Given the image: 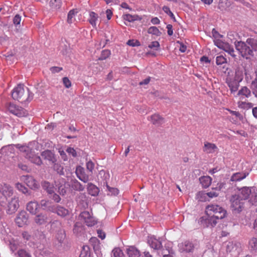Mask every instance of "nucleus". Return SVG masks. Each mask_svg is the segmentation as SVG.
<instances>
[{
    "label": "nucleus",
    "instance_id": "nucleus-1",
    "mask_svg": "<svg viewBox=\"0 0 257 257\" xmlns=\"http://www.w3.org/2000/svg\"><path fill=\"white\" fill-rule=\"evenodd\" d=\"M35 143H30L28 146H22L20 148V151L24 154L27 159L33 164L40 166L42 164V161L41 158L38 156H36L33 147Z\"/></svg>",
    "mask_w": 257,
    "mask_h": 257
},
{
    "label": "nucleus",
    "instance_id": "nucleus-2",
    "mask_svg": "<svg viewBox=\"0 0 257 257\" xmlns=\"http://www.w3.org/2000/svg\"><path fill=\"white\" fill-rule=\"evenodd\" d=\"M11 95L14 99L23 102L29 98V90L24 88L23 85H18L14 88Z\"/></svg>",
    "mask_w": 257,
    "mask_h": 257
},
{
    "label": "nucleus",
    "instance_id": "nucleus-3",
    "mask_svg": "<svg viewBox=\"0 0 257 257\" xmlns=\"http://www.w3.org/2000/svg\"><path fill=\"white\" fill-rule=\"evenodd\" d=\"M1 206L6 210L7 213L12 214L16 212L20 207V200L16 196H14L11 198L7 199L5 203H0Z\"/></svg>",
    "mask_w": 257,
    "mask_h": 257
},
{
    "label": "nucleus",
    "instance_id": "nucleus-4",
    "mask_svg": "<svg viewBox=\"0 0 257 257\" xmlns=\"http://www.w3.org/2000/svg\"><path fill=\"white\" fill-rule=\"evenodd\" d=\"M207 216H214L217 218H223L226 216V211L222 207L216 204H210L206 207Z\"/></svg>",
    "mask_w": 257,
    "mask_h": 257
},
{
    "label": "nucleus",
    "instance_id": "nucleus-5",
    "mask_svg": "<svg viewBox=\"0 0 257 257\" xmlns=\"http://www.w3.org/2000/svg\"><path fill=\"white\" fill-rule=\"evenodd\" d=\"M13 188L6 184L0 185V203L4 204L7 199L13 195Z\"/></svg>",
    "mask_w": 257,
    "mask_h": 257
},
{
    "label": "nucleus",
    "instance_id": "nucleus-6",
    "mask_svg": "<svg viewBox=\"0 0 257 257\" xmlns=\"http://www.w3.org/2000/svg\"><path fill=\"white\" fill-rule=\"evenodd\" d=\"M247 44L242 41L235 43V48L241 54L242 57L247 59L248 57L253 55L252 49L247 45Z\"/></svg>",
    "mask_w": 257,
    "mask_h": 257
},
{
    "label": "nucleus",
    "instance_id": "nucleus-7",
    "mask_svg": "<svg viewBox=\"0 0 257 257\" xmlns=\"http://www.w3.org/2000/svg\"><path fill=\"white\" fill-rule=\"evenodd\" d=\"M242 200H246L251 195L250 201L251 203L253 204L257 202V195L251 193V188L247 187L241 188L240 194L237 195Z\"/></svg>",
    "mask_w": 257,
    "mask_h": 257
},
{
    "label": "nucleus",
    "instance_id": "nucleus-8",
    "mask_svg": "<svg viewBox=\"0 0 257 257\" xmlns=\"http://www.w3.org/2000/svg\"><path fill=\"white\" fill-rule=\"evenodd\" d=\"M241 81L235 79L233 77L232 73H230L229 75H226L225 82L229 88L231 93L235 92L237 91L239 87V82Z\"/></svg>",
    "mask_w": 257,
    "mask_h": 257
},
{
    "label": "nucleus",
    "instance_id": "nucleus-9",
    "mask_svg": "<svg viewBox=\"0 0 257 257\" xmlns=\"http://www.w3.org/2000/svg\"><path fill=\"white\" fill-rule=\"evenodd\" d=\"M214 44H215L216 46L218 48L221 49L223 51H225L232 57L235 56L233 48L232 46L229 45V44L223 42L221 40H216L214 41Z\"/></svg>",
    "mask_w": 257,
    "mask_h": 257
},
{
    "label": "nucleus",
    "instance_id": "nucleus-10",
    "mask_svg": "<svg viewBox=\"0 0 257 257\" xmlns=\"http://www.w3.org/2000/svg\"><path fill=\"white\" fill-rule=\"evenodd\" d=\"M29 216L25 211L19 212L17 214L15 222L19 227H23L27 224Z\"/></svg>",
    "mask_w": 257,
    "mask_h": 257
},
{
    "label": "nucleus",
    "instance_id": "nucleus-11",
    "mask_svg": "<svg viewBox=\"0 0 257 257\" xmlns=\"http://www.w3.org/2000/svg\"><path fill=\"white\" fill-rule=\"evenodd\" d=\"M242 199L240 198L238 195H235L232 196L231 199V208L233 211L240 212L243 207Z\"/></svg>",
    "mask_w": 257,
    "mask_h": 257
},
{
    "label": "nucleus",
    "instance_id": "nucleus-12",
    "mask_svg": "<svg viewBox=\"0 0 257 257\" xmlns=\"http://www.w3.org/2000/svg\"><path fill=\"white\" fill-rule=\"evenodd\" d=\"M21 180L24 181L27 186L32 189L35 190L39 187L38 182L33 176L29 175L23 176L21 177Z\"/></svg>",
    "mask_w": 257,
    "mask_h": 257
},
{
    "label": "nucleus",
    "instance_id": "nucleus-13",
    "mask_svg": "<svg viewBox=\"0 0 257 257\" xmlns=\"http://www.w3.org/2000/svg\"><path fill=\"white\" fill-rule=\"evenodd\" d=\"M48 211L55 213L57 214L58 216L63 217L68 215L69 214V211L67 209L59 205L49 207Z\"/></svg>",
    "mask_w": 257,
    "mask_h": 257
},
{
    "label": "nucleus",
    "instance_id": "nucleus-14",
    "mask_svg": "<svg viewBox=\"0 0 257 257\" xmlns=\"http://www.w3.org/2000/svg\"><path fill=\"white\" fill-rule=\"evenodd\" d=\"M39 204L36 201H30L26 204V210L30 214L36 215L39 212Z\"/></svg>",
    "mask_w": 257,
    "mask_h": 257
},
{
    "label": "nucleus",
    "instance_id": "nucleus-15",
    "mask_svg": "<svg viewBox=\"0 0 257 257\" xmlns=\"http://www.w3.org/2000/svg\"><path fill=\"white\" fill-rule=\"evenodd\" d=\"M178 247L180 251L181 252H190L193 249V245L192 242L188 240L179 243Z\"/></svg>",
    "mask_w": 257,
    "mask_h": 257
},
{
    "label": "nucleus",
    "instance_id": "nucleus-16",
    "mask_svg": "<svg viewBox=\"0 0 257 257\" xmlns=\"http://www.w3.org/2000/svg\"><path fill=\"white\" fill-rule=\"evenodd\" d=\"M203 150L206 154H213L217 150V147L215 144L206 142L204 143Z\"/></svg>",
    "mask_w": 257,
    "mask_h": 257
},
{
    "label": "nucleus",
    "instance_id": "nucleus-17",
    "mask_svg": "<svg viewBox=\"0 0 257 257\" xmlns=\"http://www.w3.org/2000/svg\"><path fill=\"white\" fill-rule=\"evenodd\" d=\"M150 120L153 124L157 125H160L165 122L163 117L158 113H154L151 115Z\"/></svg>",
    "mask_w": 257,
    "mask_h": 257
},
{
    "label": "nucleus",
    "instance_id": "nucleus-18",
    "mask_svg": "<svg viewBox=\"0 0 257 257\" xmlns=\"http://www.w3.org/2000/svg\"><path fill=\"white\" fill-rule=\"evenodd\" d=\"M49 217L46 213H40L35 216V223L39 224H45L48 222Z\"/></svg>",
    "mask_w": 257,
    "mask_h": 257
},
{
    "label": "nucleus",
    "instance_id": "nucleus-19",
    "mask_svg": "<svg viewBox=\"0 0 257 257\" xmlns=\"http://www.w3.org/2000/svg\"><path fill=\"white\" fill-rule=\"evenodd\" d=\"M248 175V173L244 172L235 173L232 174L230 180L232 182L240 181L246 178Z\"/></svg>",
    "mask_w": 257,
    "mask_h": 257
},
{
    "label": "nucleus",
    "instance_id": "nucleus-20",
    "mask_svg": "<svg viewBox=\"0 0 257 257\" xmlns=\"http://www.w3.org/2000/svg\"><path fill=\"white\" fill-rule=\"evenodd\" d=\"M76 174L79 180L85 183L88 182L89 180V177L88 175L85 174V172H84L82 168L80 166L77 167L76 169Z\"/></svg>",
    "mask_w": 257,
    "mask_h": 257
},
{
    "label": "nucleus",
    "instance_id": "nucleus-21",
    "mask_svg": "<svg viewBox=\"0 0 257 257\" xmlns=\"http://www.w3.org/2000/svg\"><path fill=\"white\" fill-rule=\"evenodd\" d=\"M148 242L151 248L156 250L160 249L163 247L161 241L154 237H151L150 240H148Z\"/></svg>",
    "mask_w": 257,
    "mask_h": 257
},
{
    "label": "nucleus",
    "instance_id": "nucleus-22",
    "mask_svg": "<svg viewBox=\"0 0 257 257\" xmlns=\"http://www.w3.org/2000/svg\"><path fill=\"white\" fill-rule=\"evenodd\" d=\"M227 70V75H229L231 73H232L233 77H234L235 79H237L238 80L241 81L243 78V72L242 71L237 69L235 70V73H234L231 70Z\"/></svg>",
    "mask_w": 257,
    "mask_h": 257
},
{
    "label": "nucleus",
    "instance_id": "nucleus-23",
    "mask_svg": "<svg viewBox=\"0 0 257 257\" xmlns=\"http://www.w3.org/2000/svg\"><path fill=\"white\" fill-rule=\"evenodd\" d=\"M98 15L94 12H91L89 14L88 22L93 28H95L98 21Z\"/></svg>",
    "mask_w": 257,
    "mask_h": 257
},
{
    "label": "nucleus",
    "instance_id": "nucleus-24",
    "mask_svg": "<svg viewBox=\"0 0 257 257\" xmlns=\"http://www.w3.org/2000/svg\"><path fill=\"white\" fill-rule=\"evenodd\" d=\"M41 156L44 159H47L48 161L52 162V163L56 162V159L55 158L54 155L50 151L46 150L44 152H42L41 153Z\"/></svg>",
    "mask_w": 257,
    "mask_h": 257
},
{
    "label": "nucleus",
    "instance_id": "nucleus-25",
    "mask_svg": "<svg viewBox=\"0 0 257 257\" xmlns=\"http://www.w3.org/2000/svg\"><path fill=\"white\" fill-rule=\"evenodd\" d=\"M122 19L128 22H133L135 21H140L142 20V18L139 16L137 15H132L131 14H123L122 15Z\"/></svg>",
    "mask_w": 257,
    "mask_h": 257
},
{
    "label": "nucleus",
    "instance_id": "nucleus-26",
    "mask_svg": "<svg viewBox=\"0 0 257 257\" xmlns=\"http://www.w3.org/2000/svg\"><path fill=\"white\" fill-rule=\"evenodd\" d=\"M126 253L129 257H140V253L139 250L134 246H130L126 250Z\"/></svg>",
    "mask_w": 257,
    "mask_h": 257
},
{
    "label": "nucleus",
    "instance_id": "nucleus-27",
    "mask_svg": "<svg viewBox=\"0 0 257 257\" xmlns=\"http://www.w3.org/2000/svg\"><path fill=\"white\" fill-rule=\"evenodd\" d=\"M42 186L43 189L47 191L49 194H52L55 193L54 187L50 182H44L42 183Z\"/></svg>",
    "mask_w": 257,
    "mask_h": 257
},
{
    "label": "nucleus",
    "instance_id": "nucleus-28",
    "mask_svg": "<svg viewBox=\"0 0 257 257\" xmlns=\"http://www.w3.org/2000/svg\"><path fill=\"white\" fill-rule=\"evenodd\" d=\"M211 178L209 176H203L200 178V183L204 188H208L211 184Z\"/></svg>",
    "mask_w": 257,
    "mask_h": 257
},
{
    "label": "nucleus",
    "instance_id": "nucleus-29",
    "mask_svg": "<svg viewBox=\"0 0 257 257\" xmlns=\"http://www.w3.org/2000/svg\"><path fill=\"white\" fill-rule=\"evenodd\" d=\"M87 190L89 194L94 196L97 195L99 192L98 187L91 183L88 184Z\"/></svg>",
    "mask_w": 257,
    "mask_h": 257
},
{
    "label": "nucleus",
    "instance_id": "nucleus-30",
    "mask_svg": "<svg viewBox=\"0 0 257 257\" xmlns=\"http://www.w3.org/2000/svg\"><path fill=\"white\" fill-rule=\"evenodd\" d=\"M70 187L73 188L74 190L80 191L84 190V187L77 180H72L70 184Z\"/></svg>",
    "mask_w": 257,
    "mask_h": 257
},
{
    "label": "nucleus",
    "instance_id": "nucleus-31",
    "mask_svg": "<svg viewBox=\"0 0 257 257\" xmlns=\"http://www.w3.org/2000/svg\"><path fill=\"white\" fill-rule=\"evenodd\" d=\"M16 188L17 189L19 190V191L22 193L26 195H30V193L29 191V190L22 183L18 182L16 184Z\"/></svg>",
    "mask_w": 257,
    "mask_h": 257
},
{
    "label": "nucleus",
    "instance_id": "nucleus-32",
    "mask_svg": "<svg viewBox=\"0 0 257 257\" xmlns=\"http://www.w3.org/2000/svg\"><path fill=\"white\" fill-rule=\"evenodd\" d=\"M246 44L248 46H250L252 50L257 52V40L254 38H247Z\"/></svg>",
    "mask_w": 257,
    "mask_h": 257
},
{
    "label": "nucleus",
    "instance_id": "nucleus-33",
    "mask_svg": "<svg viewBox=\"0 0 257 257\" xmlns=\"http://www.w3.org/2000/svg\"><path fill=\"white\" fill-rule=\"evenodd\" d=\"M237 95L248 98L251 95V91L247 87H243L238 91Z\"/></svg>",
    "mask_w": 257,
    "mask_h": 257
},
{
    "label": "nucleus",
    "instance_id": "nucleus-34",
    "mask_svg": "<svg viewBox=\"0 0 257 257\" xmlns=\"http://www.w3.org/2000/svg\"><path fill=\"white\" fill-rule=\"evenodd\" d=\"M223 218H217L214 217V216H207V226H211L213 227L217 224V220L219 219H222Z\"/></svg>",
    "mask_w": 257,
    "mask_h": 257
},
{
    "label": "nucleus",
    "instance_id": "nucleus-35",
    "mask_svg": "<svg viewBox=\"0 0 257 257\" xmlns=\"http://www.w3.org/2000/svg\"><path fill=\"white\" fill-rule=\"evenodd\" d=\"M91 252L88 245H83L81 251L79 255V257H90Z\"/></svg>",
    "mask_w": 257,
    "mask_h": 257
},
{
    "label": "nucleus",
    "instance_id": "nucleus-36",
    "mask_svg": "<svg viewBox=\"0 0 257 257\" xmlns=\"http://www.w3.org/2000/svg\"><path fill=\"white\" fill-rule=\"evenodd\" d=\"M76 14V12L74 10H70L68 14H67V22L69 24H71L75 21L74 16Z\"/></svg>",
    "mask_w": 257,
    "mask_h": 257
},
{
    "label": "nucleus",
    "instance_id": "nucleus-37",
    "mask_svg": "<svg viewBox=\"0 0 257 257\" xmlns=\"http://www.w3.org/2000/svg\"><path fill=\"white\" fill-rule=\"evenodd\" d=\"M50 6L52 10H57L59 9L61 6V2L60 0H51L50 2Z\"/></svg>",
    "mask_w": 257,
    "mask_h": 257
},
{
    "label": "nucleus",
    "instance_id": "nucleus-38",
    "mask_svg": "<svg viewBox=\"0 0 257 257\" xmlns=\"http://www.w3.org/2000/svg\"><path fill=\"white\" fill-rule=\"evenodd\" d=\"M148 33L157 36H160L161 35L160 31L158 29L157 27L154 26H152L148 28Z\"/></svg>",
    "mask_w": 257,
    "mask_h": 257
},
{
    "label": "nucleus",
    "instance_id": "nucleus-39",
    "mask_svg": "<svg viewBox=\"0 0 257 257\" xmlns=\"http://www.w3.org/2000/svg\"><path fill=\"white\" fill-rule=\"evenodd\" d=\"M238 106L241 109H250L252 107V104L250 102L239 101Z\"/></svg>",
    "mask_w": 257,
    "mask_h": 257
},
{
    "label": "nucleus",
    "instance_id": "nucleus-40",
    "mask_svg": "<svg viewBox=\"0 0 257 257\" xmlns=\"http://www.w3.org/2000/svg\"><path fill=\"white\" fill-rule=\"evenodd\" d=\"M53 169L56 171L58 174L64 175L63 167L60 164L58 163H53Z\"/></svg>",
    "mask_w": 257,
    "mask_h": 257
},
{
    "label": "nucleus",
    "instance_id": "nucleus-41",
    "mask_svg": "<svg viewBox=\"0 0 257 257\" xmlns=\"http://www.w3.org/2000/svg\"><path fill=\"white\" fill-rule=\"evenodd\" d=\"M110 51L108 49H105L101 51L100 56L98 58V60L101 61L104 60L110 57Z\"/></svg>",
    "mask_w": 257,
    "mask_h": 257
},
{
    "label": "nucleus",
    "instance_id": "nucleus-42",
    "mask_svg": "<svg viewBox=\"0 0 257 257\" xmlns=\"http://www.w3.org/2000/svg\"><path fill=\"white\" fill-rule=\"evenodd\" d=\"M249 247L252 250H257V238L253 237L248 242Z\"/></svg>",
    "mask_w": 257,
    "mask_h": 257
},
{
    "label": "nucleus",
    "instance_id": "nucleus-43",
    "mask_svg": "<svg viewBox=\"0 0 257 257\" xmlns=\"http://www.w3.org/2000/svg\"><path fill=\"white\" fill-rule=\"evenodd\" d=\"M113 257H125L122 250L119 247H115L112 250Z\"/></svg>",
    "mask_w": 257,
    "mask_h": 257
},
{
    "label": "nucleus",
    "instance_id": "nucleus-44",
    "mask_svg": "<svg viewBox=\"0 0 257 257\" xmlns=\"http://www.w3.org/2000/svg\"><path fill=\"white\" fill-rule=\"evenodd\" d=\"M219 190L217 189H213L212 191H211L209 193H206V194L207 196H208L210 198H213L219 195Z\"/></svg>",
    "mask_w": 257,
    "mask_h": 257
},
{
    "label": "nucleus",
    "instance_id": "nucleus-45",
    "mask_svg": "<svg viewBox=\"0 0 257 257\" xmlns=\"http://www.w3.org/2000/svg\"><path fill=\"white\" fill-rule=\"evenodd\" d=\"M226 59L225 58V57L222 55L217 56L216 58V65H222L223 64L226 63Z\"/></svg>",
    "mask_w": 257,
    "mask_h": 257
},
{
    "label": "nucleus",
    "instance_id": "nucleus-46",
    "mask_svg": "<svg viewBox=\"0 0 257 257\" xmlns=\"http://www.w3.org/2000/svg\"><path fill=\"white\" fill-rule=\"evenodd\" d=\"M251 88L252 89V92L255 96L257 97V77L252 81L251 84Z\"/></svg>",
    "mask_w": 257,
    "mask_h": 257
},
{
    "label": "nucleus",
    "instance_id": "nucleus-47",
    "mask_svg": "<svg viewBox=\"0 0 257 257\" xmlns=\"http://www.w3.org/2000/svg\"><path fill=\"white\" fill-rule=\"evenodd\" d=\"M84 221L87 226L90 227L94 226L95 224L97 223V221H96L95 219L93 218V217H91L88 219H86L84 220Z\"/></svg>",
    "mask_w": 257,
    "mask_h": 257
},
{
    "label": "nucleus",
    "instance_id": "nucleus-48",
    "mask_svg": "<svg viewBox=\"0 0 257 257\" xmlns=\"http://www.w3.org/2000/svg\"><path fill=\"white\" fill-rule=\"evenodd\" d=\"M8 109H9L10 111L13 114L16 115H18L19 114L18 109L17 108L16 106L14 104H10L9 107H8Z\"/></svg>",
    "mask_w": 257,
    "mask_h": 257
},
{
    "label": "nucleus",
    "instance_id": "nucleus-49",
    "mask_svg": "<svg viewBox=\"0 0 257 257\" xmlns=\"http://www.w3.org/2000/svg\"><path fill=\"white\" fill-rule=\"evenodd\" d=\"M206 194L205 193L203 192H200L197 193V198L198 201H206Z\"/></svg>",
    "mask_w": 257,
    "mask_h": 257
},
{
    "label": "nucleus",
    "instance_id": "nucleus-50",
    "mask_svg": "<svg viewBox=\"0 0 257 257\" xmlns=\"http://www.w3.org/2000/svg\"><path fill=\"white\" fill-rule=\"evenodd\" d=\"M160 43L157 41L152 42L149 45L148 47L150 49H154L157 50L160 48Z\"/></svg>",
    "mask_w": 257,
    "mask_h": 257
},
{
    "label": "nucleus",
    "instance_id": "nucleus-51",
    "mask_svg": "<svg viewBox=\"0 0 257 257\" xmlns=\"http://www.w3.org/2000/svg\"><path fill=\"white\" fill-rule=\"evenodd\" d=\"M163 10L164 13H166L167 14L169 15L170 17L172 18V19H174V20L175 21V17L174 16V14H173L172 12L170 11V9L167 6H164L163 7Z\"/></svg>",
    "mask_w": 257,
    "mask_h": 257
},
{
    "label": "nucleus",
    "instance_id": "nucleus-52",
    "mask_svg": "<svg viewBox=\"0 0 257 257\" xmlns=\"http://www.w3.org/2000/svg\"><path fill=\"white\" fill-rule=\"evenodd\" d=\"M80 216L83 220L87 219L92 217L89 212L87 211H83L81 213H80Z\"/></svg>",
    "mask_w": 257,
    "mask_h": 257
},
{
    "label": "nucleus",
    "instance_id": "nucleus-53",
    "mask_svg": "<svg viewBox=\"0 0 257 257\" xmlns=\"http://www.w3.org/2000/svg\"><path fill=\"white\" fill-rule=\"evenodd\" d=\"M86 167L89 172H92L94 168V164L92 161H89L86 163Z\"/></svg>",
    "mask_w": 257,
    "mask_h": 257
},
{
    "label": "nucleus",
    "instance_id": "nucleus-54",
    "mask_svg": "<svg viewBox=\"0 0 257 257\" xmlns=\"http://www.w3.org/2000/svg\"><path fill=\"white\" fill-rule=\"evenodd\" d=\"M63 70V68L59 66H52L50 68V71L52 73H59Z\"/></svg>",
    "mask_w": 257,
    "mask_h": 257
},
{
    "label": "nucleus",
    "instance_id": "nucleus-55",
    "mask_svg": "<svg viewBox=\"0 0 257 257\" xmlns=\"http://www.w3.org/2000/svg\"><path fill=\"white\" fill-rule=\"evenodd\" d=\"M18 254H19L20 257H31L29 253L23 249L19 250V251H18Z\"/></svg>",
    "mask_w": 257,
    "mask_h": 257
},
{
    "label": "nucleus",
    "instance_id": "nucleus-56",
    "mask_svg": "<svg viewBox=\"0 0 257 257\" xmlns=\"http://www.w3.org/2000/svg\"><path fill=\"white\" fill-rule=\"evenodd\" d=\"M21 21V17L19 14H17L14 17L13 23L16 25H20Z\"/></svg>",
    "mask_w": 257,
    "mask_h": 257
},
{
    "label": "nucleus",
    "instance_id": "nucleus-57",
    "mask_svg": "<svg viewBox=\"0 0 257 257\" xmlns=\"http://www.w3.org/2000/svg\"><path fill=\"white\" fill-rule=\"evenodd\" d=\"M67 153H69V155H72L73 157H76L77 156L76 151L73 148H68L66 150Z\"/></svg>",
    "mask_w": 257,
    "mask_h": 257
},
{
    "label": "nucleus",
    "instance_id": "nucleus-58",
    "mask_svg": "<svg viewBox=\"0 0 257 257\" xmlns=\"http://www.w3.org/2000/svg\"><path fill=\"white\" fill-rule=\"evenodd\" d=\"M41 206L44 209H47L48 210V207H51L52 206H49V201L48 200H42L41 201Z\"/></svg>",
    "mask_w": 257,
    "mask_h": 257
},
{
    "label": "nucleus",
    "instance_id": "nucleus-59",
    "mask_svg": "<svg viewBox=\"0 0 257 257\" xmlns=\"http://www.w3.org/2000/svg\"><path fill=\"white\" fill-rule=\"evenodd\" d=\"M51 195V196H50V198H52V200H54L55 202L59 203L61 201V198L59 195H57L56 193H53Z\"/></svg>",
    "mask_w": 257,
    "mask_h": 257
},
{
    "label": "nucleus",
    "instance_id": "nucleus-60",
    "mask_svg": "<svg viewBox=\"0 0 257 257\" xmlns=\"http://www.w3.org/2000/svg\"><path fill=\"white\" fill-rule=\"evenodd\" d=\"M63 83L64 85L65 86V87L67 88H69L71 86V82L69 78L67 77H64L63 78Z\"/></svg>",
    "mask_w": 257,
    "mask_h": 257
},
{
    "label": "nucleus",
    "instance_id": "nucleus-61",
    "mask_svg": "<svg viewBox=\"0 0 257 257\" xmlns=\"http://www.w3.org/2000/svg\"><path fill=\"white\" fill-rule=\"evenodd\" d=\"M18 166H19L20 169L23 171H26V172H30V169L26 165L24 164H19Z\"/></svg>",
    "mask_w": 257,
    "mask_h": 257
},
{
    "label": "nucleus",
    "instance_id": "nucleus-62",
    "mask_svg": "<svg viewBox=\"0 0 257 257\" xmlns=\"http://www.w3.org/2000/svg\"><path fill=\"white\" fill-rule=\"evenodd\" d=\"M59 152L61 159H62L64 161H66L67 160V157L66 155V153L63 150L61 149L58 151Z\"/></svg>",
    "mask_w": 257,
    "mask_h": 257
},
{
    "label": "nucleus",
    "instance_id": "nucleus-63",
    "mask_svg": "<svg viewBox=\"0 0 257 257\" xmlns=\"http://www.w3.org/2000/svg\"><path fill=\"white\" fill-rule=\"evenodd\" d=\"M167 34L169 36H172L173 34V26L171 25H168L166 26Z\"/></svg>",
    "mask_w": 257,
    "mask_h": 257
},
{
    "label": "nucleus",
    "instance_id": "nucleus-64",
    "mask_svg": "<svg viewBox=\"0 0 257 257\" xmlns=\"http://www.w3.org/2000/svg\"><path fill=\"white\" fill-rule=\"evenodd\" d=\"M151 22L153 25H158L160 23V19H159L157 17H154L152 19Z\"/></svg>",
    "mask_w": 257,
    "mask_h": 257
}]
</instances>
